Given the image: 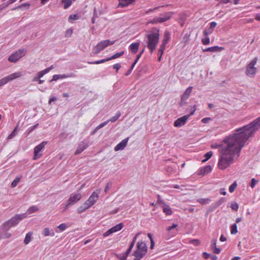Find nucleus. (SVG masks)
I'll return each instance as SVG.
<instances>
[{"label":"nucleus","mask_w":260,"mask_h":260,"mask_svg":"<svg viewBox=\"0 0 260 260\" xmlns=\"http://www.w3.org/2000/svg\"><path fill=\"white\" fill-rule=\"evenodd\" d=\"M260 128V116L249 124L237 128L236 133L226 137L219 148L218 167L224 170L234 162L240 156L241 150L249 137Z\"/></svg>","instance_id":"nucleus-1"},{"label":"nucleus","mask_w":260,"mask_h":260,"mask_svg":"<svg viewBox=\"0 0 260 260\" xmlns=\"http://www.w3.org/2000/svg\"><path fill=\"white\" fill-rule=\"evenodd\" d=\"M159 39V30L157 28H153L145 37L147 47L151 53L155 50Z\"/></svg>","instance_id":"nucleus-2"},{"label":"nucleus","mask_w":260,"mask_h":260,"mask_svg":"<svg viewBox=\"0 0 260 260\" xmlns=\"http://www.w3.org/2000/svg\"><path fill=\"white\" fill-rule=\"evenodd\" d=\"M26 217V213L16 214L4 223L1 226V229L4 231H8L11 228L16 226L21 220Z\"/></svg>","instance_id":"nucleus-3"},{"label":"nucleus","mask_w":260,"mask_h":260,"mask_svg":"<svg viewBox=\"0 0 260 260\" xmlns=\"http://www.w3.org/2000/svg\"><path fill=\"white\" fill-rule=\"evenodd\" d=\"M174 14L173 12H167L161 14L159 17H155L150 20V23L151 24L161 23L167 20H170L173 15Z\"/></svg>","instance_id":"nucleus-4"},{"label":"nucleus","mask_w":260,"mask_h":260,"mask_svg":"<svg viewBox=\"0 0 260 260\" xmlns=\"http://www.w3.org/2000/svg\"><path fill=\"white\" fill-rule=\"evenodd\" d=\"M115 43V41H110L109 40H104L99 43L93 49L94 54H98L102 50L104 49L107 46L113 45Z\"/></svg>","instance_id":"nucleus-5"},{"label":"nucleus","mask_w":260,"mask_h":260,"mask_svg":"<svg viewBox=\"0 0 260 260\" xmlns=\"http://www.w3.org/2000/svg\"><path fill=\"white\" fill-rule=\"evenodd\" d=\"M257 62V58L255 57L247 66L246 74L249 77H253L256 73V68L254 67Z\"/></svg>","instance_id":"nucleus-6"},{"label":"nucleus","mask_w":260,"mask_h":260,"mask_svg":"<svg viewBox=\"0 0 260 260\" xmlns=\"http://www.w3.org/2000/svg\"><path fill=\"white\" fill-rule=\"evenodd\" d=\"M22 76V73L20 72H15L7 77H5L0 79V87L5 85L9 81L20 77Z\"/></svg>","instance_id":"nucleus-7"},{"label":"nucleus","mask_w":260,"mask_h":260,"mask_svg":"<svg viewBox=\"0 0 260 260\" xmlns=\"http://www.w3.org/2000/svg\"><path fill=\"white\" fill-rule=\"evenodd\" d=\"M82 198L80 193H72L67 201V204L65 206L64 210H67L69 207L78 202Z\"/></svg>","instance_id":"nucleus-8"},{"label":"nucleus","mask_w":260,"mask_h":260,"mask_svg":"<svg viewBox=\"0 0 260 260\" xmlns=\"http://www.w3.org/2000/svg\"><path fill=\"white\" fill-rule=\"evenodd\" d=\"M47 144V141H43L40 144L35 147L34 159H37L42 155L41 152L44 149L45 146Z\"/></svg>","instance_id":"nucleus-9"},{"label":"nucleus","mask_w":260,"mask_h":260,"mask_svg":"<svg viewBox=\"0 0 260 260\" xmlns=\"http://www.w3.org/2000/svg\"><path fill=\"white\" fill-rule=\"evenodd\" d=\"M26 51L24 49H20L13 54H11L9 57V61L12 62H16L20 58L25 55Z\"/></svg>","instance_id":"nucleus-10"},{"label":"nucleus","mask_w":260,"mask_h":260,"mask_svg":"<svg viewBox=\"0 0 260 260\" xmlns=\"http://www.w3.org/2000/svg\"><path fill=\"white\" fill-rule=\"evenodd\" d=\"M100 193V189H97L92 193L88 199L86 201V203L88 205V206L90 207L96 203L99 199Z\"/></svg>","instance_id":"nucleus-11"},{"label":"nucleus","mask_w":260,"mask_h":260,"mask_svg":"<svg viewBox=\"0 0 260 260\" xmlns=\"http://www.w3.org/2000/svg\"><path fill=\"white\" fill-rule=\"evenodd\" d=\"M123 226V224L122 223H119L118 224L113 226L107 231H106L104 234L103 236L104 237H106L110 235L111 234L119 231L121 230Z\"/></svg>","instance_id":"nucleus-12"},{"label":"nucleus","mask_w":260,"mask_h":260,"mask_svg":"<svg viewBox=\"0 0 260 260\" xmlns=\"http://www.w3.org/2000/svg\"><path fill=\"white\" fill-rule=\"evenodd\" d=\"M189 118V115H184L178 118L174 121V126L176 127H180L184 125Z\"/></svg>","instance_id":"nucleus-13"},{"label":"nucleus","mask_w":260,"mask_h":260,"mask_svg":"<svg viewBox=\"0 0 260 260\" xmlns=\"http://www.w3.org/2000/svg\"><path fill=\"white\" fill-rule=\"evenodd\" d=\"M192 89V86L188 87L181 96L180 105L183 106L186 104L185 101L189 98Z\"/></svg>","instance_id":"nucleus-14"},{"label":"nucleus","mask_w":260,"mask_h":260,"mask_svg":"<svg viewBox=\"0 0 260 260\" xmlns=\"http://www.w3.org/2000/svg\"><path fill=\"white\" fill-rule=\"evenodd\" d=\"M177 227V224L173 223L172 226H168L167 228L169 235L166 237V239H169L171 237H174L176 235L177 232V230H176Z\"/></svg>","instance_id":"nucleus-15"},{"label":"nucleus","mask_w":260,"mask_h":260,"mask_svg":"<svg viewBox=\"0 0 260 260\" xmlns=\"http://www.w3.org/2000/svg\"><path fill=\"white\" fill-rule=\"evenodd\" d=\"M212 168L210 165H207L206 166L200 168L197 171V174L198 175L204 176L210 173L212 171Z\"/></svg>","instance_id":"nucleus-16"},{"label":"nucleus","mask_w":260,"mask_h":260,"mask_svg":"<svg viewBox=\"0 0 260 260\" xmlns=\"http://www.w3.org/2000/svg\"><path fill=\"white\" fill-rule=\"evenodd\" d=\"M129 138H126L123 140H122L119 143H118L114 148V150L115 151L122 150L124 149V148L126 146L127 143L128 142Z\"/></svg>","instance_id":"nucleus-17"},{"label":"nucleus","mask_w":260,"mask_h":260,"mask_svg":"<svg viewBox=\"0 0 260 260\" xmlns=\"http://www.w3.org/2000/svg\"><path fill=\"white\" fill-rule=\"evenodd\" d=\"M88 146V144L84 142H81L78 145L75 154H79L81 153L82 151L85 150Z\"/></svg>","instance_id":"nucleus-18"},{"label":"nucleus","mask_w":260,"mask_h":260,"mask_svg":"<svg viewBox=\"0 0 260 260\" xmlns=\"http://www.w3.org/2000/svg\"><path fill=\"white\" fill-rule=\"evenodd\" d=\"M224 48L223 47H218L217 46H212L209 48H207L203 50V52H220L223 50Z\"/></svg>","instance_id":"nucleus-19"},{"label":"nucleus","mask_w":260,"mask_h":260,"mask_svg":"<svg viewBox=\"0 0 260 260\" xmlns=\"http://www.w3.org/2000/svg\"><path fill=\"white\" fill-rule=\"evenodd\" d=\"M119 1V4L118 5V7H125L131 4H132L133 2H134L136 0H118Z\"/></svg>","instance_id":"nucleus-20"},{"label":"nucleus","mask_w":260,"mask_h":260,"mask_svg":"<svg viewBox=\"0 0 260 260\" xmlns=\"http://www.w3.org/2000/svg\"><path fill=\"white\" fill-rule=\"evenodd\" d=\"M140 46L139 42H136L131 44L129 46V49L134 54H136L139 49Z\"/></svg>","instance_id":"nucleus-21"},{"label":"nucleus","mask_w":260,"mask_h":260,"mask_svg":"<svg viewBox=\"0 0 260 260\" xmlns=\"http://www.w3.org/2000/svg\"><path fill=\"white\" fill-rule=\"evenodd\" d=\"M137 249L147 253V249L146 244L143 242H139L137 244Z\"/></svg>","instance_id":"nucleus-22"},{"label":"nucleus","mask_w":260,"mask_h":260,"mask_svg":"<svg viewBox=\"0 0 260 260\" xmlns=\"http://www.w3.org/2000/svg\"><path fill=\"white\" fill-rule=\"evenodd\" d=\"M52 69H53V66H51V67L47 68L45 69V70L38 72L36 76H38V78L41 79L45 74L49 72L50 71V70Z\"/></svg>","instance_id":"nucleus-23"},{"label":"nucleus","mask_w":260,"mask_h":260,"mask_svg":"<svg viewBox=\"0 0 260 260\" xmlns=\"http://www.w3.org/2000/svg\"><path fill=\"white\" fill-rule=\"evenodd\" d=\"M170 35H171V34L169 31H165L161 45H163L166 46V45L168 44V43L169 42V41L170 40Z\"/></svg>","instance_id":"nucleus-24"},{"label":"nucleus","mask_w":260,"mask_h":260,"mask_svg":"<svg viewBox=\"0 0 260 260\" xmlns=\"http://www.w3.org/2000/svg\"><path fill=\"white\" fill-rule=\"evenodd\" d=\"M162 210L166 215H171L173 213L171 208L167 204L163 205Z\"/></svg>","instance_id":"nucleus-25"},{"label":"nucleus","mask_w":260,"mask_h":260,"mask_svg":"<svg viewBox=\"0 0 260 260\" xmlns=\"http://www.w3.org/2000/svg\"><path fill=\"white\" fill-rule=\"evenodd\" d=\"M132 249L130 248H128V249L122 254H117L116 257L118 259H120L121 260H125L126 259L127 256L131 252Z\"/></svg>","instance_id":"nucleus-26"},{"label":"nucleus","mask_w":260,"mask_h":260,"mask_svg":"<svg viewBox=\"0 0 260 260\" xmlns=\"http://www.w3.org/2000/svg\"><path fill=\"white\" fill-rule=\"evenodd\" d=\"M43 235L44 236H50L52 237L55 235V233L52 230L50 231L48 228H45L43 231Z\"/></svg>","instance_id":"nucleus-27"},{"label":"nucleus","mask_w":260,"mask_h":260,"mask_svg":"<svg viewBox=\"0 0 260 260\" xmlns=\"http://www.w3.org/2000/svg\"><path fill=\"white\" fill-rule=\"evenodd\" d=\"M89 208H90L89 206H88V205L86 203V202L84 203L83 205L80 206L77 209V212L78 213H81L88 209Z\"/></svg>","instance_id":"nucleus-28"},{"label":"nucleus","mask_w":260,"mask_h":260,"mask_svg":"<svg viewBox=\"0 0 260 260\" xmlns=\"http://www.w3.org/2000/svg\"><path fill=\"white\" fill-rule=\"evenodd\" d=\"M32 235V233L28 232L26 234L25 239L24 240V243L25 244L27 245L31 240V236Z\"/></svg>","instance_id":"nucleus-29"},{"label":"nucleus","mask_w":260,"mask_h":260,"mask_svg":"<svg viewBox=\"0 0 260 260\" xmlns=\"http://www.w3.org/2000/svg\"><path fill=\"white\" fill-rule=\"evenodd\" d=\"M22 178L21 175L17 176L15 179L12 181L11 183V187H16L18 183L20 182L21 179Z\"/></svg>","instance_id":"nucleus-30"},{"label":"nucleus","mask_w":260,"mask_h":260,"mask_svg":"<svg viewBox=\"0 0 260 260\" xmlns=\"http://www.w3.org/2000/svg\"><path fill=\"white\" fill-rule=\"evenodd\" d=\"M164 6H159V7H155L153 9H149L147 10H146V11H143L142 12V15H147V14H150L151 13H152L153 12H154L155 10H156L157 9H158L160 7H163Z\"/></svg>","instance_id":"nucleus-31"},{"label":"nucleus","mask_w":260,"mask_h":260,"mask_svg":"<svg viewBox=\"0 0 260 260\" xmlns=\"http://www.w3.org/2000/svg\"><path fill=\"white\" fill-rule=\"evenodd\" d=\"M61 3L64 5L63 8L67 9L72 5V0H61Z\"/></svg>","instance_id":"nucleus-32"},{"label":"nucleus","mask_w":260,"mask_h":260,"mask_svg":"<svg viewBox=\"0 0 260 260\" xmlns=\"http://www.w3.org/2000/svg\"><path fill=\"white\" fill-rule=\"evenodd\" d=\"M121 116V113L120 111H118L116 115L113 117H112L110 119H108L107 121L109 122L111 121L112 122H115Z\"/></svg>","instance_id":"nucleus-33"},{"label":"nucleus","mask_w":260,"mask_h":260,"mask_svg":"<svg viewBox=\"0 0 260 260\" xmlns=\"http://www.w3.org/2000/svg\"><path fill=\"white\" fill-rule=\"evenodd\" d=\"M109 61L108 57L104 59H102L99 60L95 61H88V63L90 64H100L104 62H105L106 61Z\"/></svg>","instance_id":"nucleus-34"},{"label":"nucleus","mask_w":260,"mask_h":260,"mask_svg":"<svg viewBox=\"0 0 260 260\" xmlns=\"http://www.w3.org/2000/svg\"><path fill=\"white\" fill-rule=\"evenodd\" d=\"M67 228L68 226L67 224L66 223H62L57 226V229L59 230V231H56V232L58 233L63 232L67 229Z\"/></svg>","instance_id":"nucleus-35"},{"label":"nucleus","mask_w":260,"mask_h":260,"mask_svg":"<svg viewBox=\"0 0 260 260\" xmlns=\"http://www.w3.org/2000/svg\"><path fill=\"white\" fill-rule=\"evenodd\" d=\"M124 53V52L123 51H121L120 52L116 53L111 56V57H108L109 60H111L112 59H116L117 58H118L123 55Z\"/></svg>","instance_id":"nucleus-36"},{"label":"nucleus","mask_w":260,"mask_h":260,"mask_svg":"<svg viewBox=\"0 0 260 260\" xmlns=\"http://www.w3.org/2000/svg\"><path fill=\"white\" fill-rule=\"evenodd\" d=\"M146 254V253H145L144 252H142V251H140L138 249H137L134 253V256H137L138 257H139L141 259L142 258L144 255Z\"/></svg>","instance_id":"nucleus-37"},{"label":"nucleus","mask_w":260,"mask_h":260,"mask_svg":"<svg viewBox=\"0 0 260 260\" xmlns=\"http://www.w3.org/2000/svg\"><path fill=\"white\" fill-rule=\"evenodd\" d=\"M211 201V200L209 198L203 199L201 198L198 200V202L201 204L205 205L209 204Z\"/></svg>","instance_id":"nucleus-38"},{"label":"nucleus","mask_w":260,"mask_h":260,"mask_svg":"<svg viewBox=\"0 0 260 260\" xmlns=\"http://www.w3.org/2000/svg\"><path fill=\"white\" fill-rule=\"evenodd\" d=\"M238 233L237 226L236 223L233 224L231 226V233L235 235Z\"/></svg>","instance_id":"nucleus-39"},{"label":"nucleus","mask_w":260,"mask_h":260,"mask_svg":"<svg viewBox=\"0 0 260 260\" xmlns=\"http://www.w3.org/2000/svg\"><path fill=\"white\" fill-rule=\"evenodd\" d=\"M38 210H39V209L37 206H32L28 209V210L27 211V213L28 214H31V213H33L36 212Z\"/></svg>","instance_id":"nucleus-40"},{"label":"nucleus","mask_w":260,"mask_h":260,"mask_svg":"<svg viewBox=\"0 0 260 260\" xmlns=\"http://www.w3.org/2000/svg\"><path fill=\"white\" fill-rule=\"evenodd\" d=\"M212 155H213V152L211 151L206 153L204 155V156L206 158L205 159H204L203 160H202V162H205L206 161H207L209 159H210L212 157Z\"/></svg>","instance_id":"nucleus-41"},{"label":"nucleus","mask_w":260,"mask_h":260,"mask_svg":"<svg viewBox=\"0 0 260 260\" xmlns=\"http://www.w3.org/2000/svg\"><path fill=\"white\" fill-rule=\"evenodd\" d=\"M17 127H16L12 132L8 136L7 138L8 139H11L17 135Z\"/></svg>","instance_id":"nucleus-42"},{"label":"nucleus","mask_w":260,"mask_h":260,"mask_svg":"<svg viewBox=\"0 0 260 260\" xmlns=\"http://www.w3.org/2000/svg\"><path fill=\"white\" fill-rule=\"evenodd\" d=\"M165 48H166V46L161 45L159 50H158L157 55L162 56L164 53Z\"/></svg>","instance_id":"nucleus-43"},{"label":"nucleus","mask_w":260,"mask_h":260,"mask_svg":"<svg viewBox=\"0 0 260 260\" xmlns=\"http://www.w3.org/2000/svg\"><path fill=\"white\" fill-rule=\"evenodd\" d=\"M237 186V182L236 181H235L232 184H231L230 185V186L229 187V191L230 192H233L234 191V190H235L236 187Z\"/></svg>","instance_id":"nucleus-44"},{"label":"nucleus","mask_w":260,"mask_h":260,"mask_svg":"<svg viewBox=\"0 0 260 260\" xmlns=\"http://www.w3.org/2000/svg\"><path fill=\"white\" fill-rule=\"evenodd\" d=\"M202 43L205 45H207L210 43V39L208 36H205L204 38L202 39Z\"/></svg>","instance_id":"nucleus-45"},{"label":"nucleus","mask_w":260,"mask_h":260,"mask_svg":"<svg viewBox=\"0 0 260 260\" xmlns=\"http://www.w3.org/2000/svg\"><path fill=\"white\" fill-rule=\"evenodd\" d=\"M225 199L224 198H221L219 200H218L215 203V206L216 207H218L220 206L222 204L224 203L225 202Z\"/></svg>","instance_id":"nucleus-46"},{"label":"nucleus","mask_w":260,"mask_h":260,"mask_svg":"<svg viewBox=\"0 0 260 260\" xmlns=\"http://www.w3.org/2000/svg\"><path fill=\"white\" fill-rule=\"evenodd\" d=\"M79 18L78 14H71L69 17V21L71 22V20H76Z\"/></svg>","instance_id":"nucleus-47"},{"label":"nucleus","mask_w":260,"mask_h":260,"mask_svg":"<svg viewBox=\"0 0 260 260\" xmlns=\"http://www.w3.org/2000/svg\"><path fill=\"white\" fill-rule=\"evenodd\" d=\"M73 30L72 28H69L66 31L64 36L65 37L69 38L71 37L73 34Z\"/></svg>","instance_id":"nucleus-48"},{"label":"nucleus","mask_w":260,"mask_h":260,"mask_svg":"<svg viewBox=\"0 0 260 260\" xmlns=\"http://www.w3.org/2000/svg\"><path fill=\"white\" fill-rule=\"evenodd\" d=\"M213 30L211 29L210 28H208L207 29H206L203 31V34L205 36H208V35L211 34L213 32Z\"/></svg>","instance_id":"nucleus-49"},{"label":"nucleus","mask_w":260,"mask_h":260,"mask_svg":"<svg viewBox=\"0 0 260 260\" xmlns=\"http://www.w3.org/2000/svg\"><path fill=\"white\" fill-rule=\"evenodd\" d=\"M258 181L254 178H252L251 180L250 186L251 188H253L255 185L257 183Z\"/></svg>","instance_id":"nucleus-50"},{"label":"nucleus","mask_w":260,"mask_h":260,"mask_svg":"<svg viewBox=\"0 0 260 260\" xmlns=\"http://www.w3.org/2000/svg\"><path fill=\"white\" fill-rule=\"evenodd\" d=\"M109 123V121H105L104 122L99 124L97 127H96V130H99V129L103 127L106 125H107Z\"/></svg>","instance_id":"nucleus-51"},{"label":"nucleus","mask_w":260,"mask_h":260,"mask_svg":"<svg viewBox=\"0 0 260 260\" xmlns=\"http://www.w3.org/2000/svg\"><path fill=\"white\" fill-rule=\"evenodd\" d=\"M61 79V75H54L52 77V79L49 81L50 82H51L53 81H57V80Z\"/></svg>","instance_id":"nucleus-52"},{"label":"nucleus","mask_w":260,"mask_h":260,"mask_svg":"<svg viewBox=\"0 0 260 260\" xmlns=\"http://www.w3.org/2000/svg\"><path fill=\"white\" fill-rule=\"evenodd\" d=\"M231 207L233 210L237 211L239 209V205L237 203H234L231 204Z\"/></svg>","instance_id":"nucleus-53"},{"label":"nucleus","mask_w":260,"mask_h":260,"mask_svg":"<svg viewBox=\"0 0 260 260\" xmlns=\"http://www.w3.org/2000/svg\"><path fill=\"white\" fill-rule=\"evenodd\" d=\"M157 203L158 204H162L163 205L166 204L165 202H164L161 198V196L159 194L157 195Z\"/></svg>","instance_id":"nucleus-54"},{"label":"nucleus","mask_w":260,"mask_h":260,"mask_svg":"<svg viewBox=\"0 0 260 260\" xmlns=\"http://www.w3.org/2000/svg\"><path fill=\"white\" fill-rule=\"evenodd\" d=\"M30 5L28 3L23 4L18 6L16 9H22L23 7H26L27 9L29 8Z\"/></svg>","instance_id":"nucleus-55"},{"label":"nucleus","mask_w":260,"mask_h":260,"mask_svg":"<svg viewBox=\"0 0 260 260\" xmlns=\"http://www.w3.org/2000/svg\"><path fill=\"white\" fill-rule=\"evenodd\" d=\"M75 76L76 75L73 73H71L69 75H61V79L67 78L69 77H75Z\"/></svg>","instance_id":"nucleus-56"},{"label":"nucleus","mask_w":260,"mask_h":260,"mask_svg":"<svg viewBox=\"0 0 260 260\" xmlns=\"http://www.w3.org/2000/svg\"><path fill=\"white\" fill-rule=\"evenodd\" d=\"M38 126V124H35L33 126H30L27 129V131L28 134L32 132L37 126Z\"/></svg>","instance_id":"nucleus-57"},{"label":"nucleus","mask_w":260,"mask_h":260,"mask_svg":"<svg viewBox=\"0 0 260 260\" xmlns=\"http://www.w3.org/2000/svg\"><path fill=\"white\" fill-rule=\"evenodd\" d=\"M135 66V64H134V63H133L131 67V68H129V69L127 71V72L125 73V75L126 76H128L129 75H130L132 72V70H133L134 67Z\"/></svg>","instance_id":"nucleus-58"},{"label":"nucleus","mask_w":260,"mask_h":260,"mask_svg":"<svg viewBox=\"0 0 260 260\" xmlns=\"http://www.w3.org/2000/svg\"><path fill=\"white\" fill-rule=\"evenodd\" d=\"M217 23L214 21L210 23V27H209L213 31L214 28L216 26Z\"/></svg>","instance_id":"nucleus-59"},{"label":"nucleus","mask_w":260,"mask_h":260,"mask_svg":"<svg viewBox=\"0 0 260 260\" xmlns=\"http://www.w3.org/2000/svg\"><path fill=\"white\" fill-rule=\"evenodd\" d=\"M121 68V64L119 63H115L113 66V68L114 69H116V72H118V71Z\"/></svg>","instance_id":"nucleus-60"},{"label":"nucleus","mask_w":260,"mask_h":260,"mask_svg":"<svg viewBox=\"0 0 260 260\" xmlns=\"http://www.w3.org/2000/svg\"><path fill=\"white\" fill-rule=\"evenodd\" d=\"M112 183H108L107 185L105 187V192L106 193L108 192L110 188L111 187Z\"/></svg>","instance_id":"nucleus-61"},{"label":"nucleus","mask_w":260,"mask_h":260,"mask_svg":"<svg viewBox=\"0 0 260 260\" xmlns=\"http://www.w3.org/2000/svg\"><path fill=\"white\" fill-rule=\"evenodd\" d=\"M190 243H191L194 245L198 246V245H200V242L199 240L194 239V240H191L190 241Z\"/></svg>","instance_id":"nucleus-62"},{"label":"nucleus","mask_w":260,"mask_h":260,"mask_svg":"<svg viewBox=\"0 0 260 260\" xmlns=\"http://www.w3.org/2000/svg\"><path fill=\"white\" fill-rule=\"evenodd\" d=\"M196 106L194 105L193 107L192 108L191 111H190V113L188 115H189V117L192 115H193L196 111Z\"/></svg>","instance_id":"nucleus-63"},{"label":"nucleus","mask_w":260,"mask_h":260,"mask_svg":"<svg viewBox=\"0 0 260 260\" xmlns=\"http://www.w3.org/2000/svg\"><path fill=\"white\" fill-rule=\"evenodd\" d=\"M213 249L214 253L215 254H219L221 251L220 249L219 248H217L216 246L214 248H213Z\"/></svg>","instance_id":"nucleus-64"}]
</instances>
